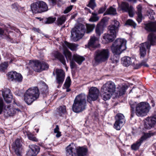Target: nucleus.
Listing matches in <instances>:
<instances>
[{
	"label": "nucleus",
	"instance_id": "1",
	"mask_svg": "<svg viewBox=\"0 0 156 156\" xmlns=\"http://www.w3.org/2000/svg\"><path fill=\"white\" fill-rule=\"evenodd\" d=\"M129 103L132 108L131 118L133 117L135 115V114L138 117H143L146 115L150 109L149 104L147 103L142 102L136 104V102H131Z\"/></svg>",
	"mask_w": 156,
	"mask_h": 156
},
{
	"label": "nucleus",
	"instance_id": "2",
	"mask_svg": "<svg viewBox=\"0 0 156 156\" xmlns=\"http://www.w3.org/2000/svg\"><path fill=\"white\" fill-rule=\"evenodd\" d=\"M120 26V23L118 21L116 20H112V24L108 27L109 33L105 34L103 36V39L107 42L113 41L116 37Z\"/></svg>",
	"mask_w": 156,
	"mask_h": 156
},
{
	"label": "nucleus",
	"instance_id": "3",
	"mask_svg": "<svg viewBox=\"0 0 156 156\" xmlns=\"http://www.w3.org/2000/svg\"><path fill=\"white\" fill-rule=\"evenodd\" d=\"M86 96L81 94L77 95L75 98L73 105V110L75 112L78 113L84 110L86 106Z\"/></svg>",
	"mask_w": 156,
	"mask_h": 156
},
{
	"label": "nucleus",
	"instance_id": "4",
	"mask_svg": "<svg viewBox=\"0 0 156 156\" xmlns=\"http://www.w3.org/2000/svg\"><path fill=\"white\" fill-rule=\"evenodd\" d=\"M115 83L112 81H108L104 84L101 88V96L104 101L110 99L115 90Z\"/></svg>",
	"mask_w": 156,
	"mask_h": 156
},
{
	"label": "nucleus",
	"instance_id": "5",
	"mask_svg": "<svg viewBox=\"0 0 156 156\" xmlns=\"http://www.w3.org/2000/svg\"><path fill=\"white\" fill-rule=\"evenodd\" d=\"M148 41L141 44L140 45V51L141 57H144L146 54L147 49L150 50L151 45L155 44L156 34L154 33H150L148 35Z\"/></svg>",
	"mask_w": 156,
	"mask_h": 156
},
{
	"label": "nucleus",
	"instance_id": "6",
	"mask_svg": "<svg viewBox=\"0 0 156 156\" xmlns=\"http://www.w3.org/2000/svg\"><path fill=\"white\" fill-rule=\"evenodd\" d=\"M126 41L124 39H117L112 44L111 48L115 55H120L122 52L126 49Z\"/></svg>",
	"mask_w": 156,
	"mask_h": 156
},
{
	"label": "nucleus",
	"instance_id": "7",
	"mask_svg": "<svg viewBox=\"0 0 156 156\" xmlns=\"http://www.w3.org/2000/svg\"><path fill=\"white\" fill-rule=\"evenodd\" d=\"M39 92L37 87L29 89L24 95V100L28 105H30L39 97Z\"/></svg>",
	"mask_w": 156,
	"mask_h": 156
},
{
	"label": "nucleus",
	"instance_id": "8",
	"mask_svg": "<svg viewBox=\"0 0 156 156\" xmlns=\"http://www.w3.org/2000/svg\"><path fill=\"white\" fill-rule=\"evenodd\" d=\"M32 11L33 13H41L48 10L47 4L42 1H38L32 4L30 6Z\"/></svg>",
	"mask_w": 156,
	"mask_h": 156
},
{
	"label": "nucleus",
	"instance_id": "9",
	"mask_svg": "<svg viewBox=\"0 0 156 156\" xmlns=\"http://www.w3.org/2000/svg\"><path fill=\"white\" fill-rule=\"evenodd\" d=\"M109 53L108 49L97 50L94 54V59L97 62L99 63L107 60L109 56Z\"/></svg>",
	"mask_w": 156,
	"mask_h": 156
},
{
	"label": "nucleus",
	"instance_id": "10",
	"mask_svg": "<svg viewBox=\"0 0 156 156\" xmlns=\"http://www.w3.org/2000/svg\"><path fill=\"white\" fill-rule=\"evenodd\" d=\"M86 32L84 27L82 25L77 26L72 30L71 32L72 37H75L79 39L81 38ZM73 40H75L73 38Z\"/></svg>",
	"mask_w": 156,
	"mask_h": 156
},
{
	"label": "nucleus",
	"instance_id": "11",
	"mask_svg": "<svg viewBox=\"0 0 156 156\" xmlns=\"http://www.w3.org/2000/svg\"><path fill=\"white\" fill-rule=\"evenodd\" d=\"M22 109V107L21 106L13 108L11 107L10 105H7L5 106L4 112L7 116H12L21 113Z\"/></svg>",
	"mask_w": 156,
	"mask_h": 156
},
{
	"label": "nucleus",
	"instance_id": "12",
	"mask_svg": "<svg viewBox=\"0 0 156 156\" xmlns=\"http://www.w3.org/2000/svg\"><path fill=\"white\" fill-rule=\"evenodd\" d=\"M99 90L96 87H92L89 90L87 96V101L90 102L91 101L96 100L99 95Z\"/></svg>",
	"mask_w": 156,
	"mask_h": 156
},
{
	"label": "nucleus",
	"instance_id": "13",
	"mask_svg": "<svg viewBox=\"0 0 156 156\" xmlns=\"http://www.w3.org/2000/svg\"><path fill=\"white\" fill-rule=\"evenodd\" d=\"M154 134V133H145L141 138L138 140L135 143L133 144L131 146L132 149L134 151H136L139 149L141 144L144 141L150 137Z\"/></svg>",
	"mask_w": 156,
	"mask_h": 156
},
{
	"label": "nucleus",
	"instance_id": "14",
	"mask_svg": "<svg viewBox=\"0 0 156 156\" xmlns=\"http://www.w3.org/2000/svg\"><path fill=\"white\" fill-rule=\"evenodd\" d=\"M124 116L121 113L117 114L115 117L116 121L114 125L115 129L119 130L125 122Z\"/></svg>",
	"mask_w": 156,
	"mask_h": 156
},
{
	"label": "nucleus",
	"instance_id": "15",
	"mask_svg": "<svg viewBox=\"0 0 156 156\" xmlns=\"http://www.w3.org/2000/svg\"><path fill=\"white\" fill-rule=\"evenodd\" d=\"M156 123V115H154L146 118L144 123V128L150 129L154 127Z\"/></svg>",
	"mask_w": 156,
	"mask_h": 156
},
{
	"label": "nucleus",
	"instance_id": "16",
	"mask_svg": "<svg viewBox=\"0 0 156 156\" xmlns=\"http://www.w3.org/2000/svg\"><path fill=\"white\" fill-rule=\"evenodd\" d=\"M2 96L5 101L7 103H10L12 100V95L10 90L5 88L2 91Z\"/></svg>",
	"mask_w": 156,
	"mask_h": 156
},
{
	"label": "nucleus",
	"instance_id": "17",
	"mask_svg": "<svg viewBox=\"0 0 156 156\" xmlns=\"http://www.w3.org/2000/svg\"><path fill=\"white\" fill-rule=\"evenodd\" d=\"M22 146L21 142L19 139H16L13 143L12 146L17 156H21Z\"/></svg>",
	"mask_w": 156,
	"mask_h": 156
},
{
	"label": "nucleus",
	"instance_id": "18",
	"mask_svg": "<svg viewBox=\"0 0 156 156\" xmlns=\"http://www.w3.org/2000/svg\"><path fill=\"white\" fill-rule=\"evenodd\" d=\"M56 73L57 83L59 84H62L65 79V73L63 70L59 69H56Z\"/></svg>",
	"mask_w": 156,
	"mask_h": 156
},
{
	"label": "nucleus",
	"instance_id": "19",
	"mask_svg": "<svg viewBox=\"0 0 156 156\" xmlns=\"http://www.w3.org/2000/svg\"><path fill=\"white\" fill-rule=\"evenodd\" d=\"M8 76L9 79L11 80H14L19 82H21L23 80V77L20 73H17L16 72H10L8 73Z\"/></svg>",
	"mask_w": 156,
	"mask_h": 156
},
{
	"label": "nucleus",
	"instance_id": "20",
	"mask_svg": "<svg viewBox=\"0 0 156 156\" xmlns=\"http://www.w3.org/2000/svg\"><path fill=\"white\" fill-rule=\"evenodd\" d=\"M30 149L27 153L28 156H35L39 151V147L38 146L35 145H32L29 146Z\"/></svg>",
	"mask_w": 156,
	"mask_h": 156
},
{
	"label": "nucleus",
	"instance_id": "21",
	"mask_svg": "<svg viewBox=\"0 0 156 156\" xmlns=\"http://www.w3.org/2000/svg\"><path fill=\"white\" fill-rule=\"evenodd\" d=\"M67 156H77L76 150L73 144H70L66 147Z\"/></svg>",
	"mask_w": 156,
	"mask_h": 156
},
{
	"label": "nucleus",
	"instance_id": "22",
	"mask_svg": "<svg viewBox=\"0 0 156 156\" xmlns=\"http://www.w3.org/2000/svg\"><path fill=\"white\" fill-rule=\"evenodd\" d=\"M144 28L149 32L156 31V22H150L144 24Z\"/></svg>",
	"mask_w": 156,
	"mask_h": 156
},
{
	"label": "nucleus",
	"instance_id": "23",
	"mask_svg": "<svg viewBox=\"0 0 156 156\" xmlns=\"http://www.w3.org/2000/svg\"><path fill=\"white\" fill-rule=\"evenodd\" d=\"M78 45L74 43H69L66 41L64 42L63 44V47L64 48H66L68 47L71 51H76L77 49Z\"/></svg>",
	"mask_w": 156,
	"mask_h": 156
},
{
	"label": "nucleus",
	"instance_id": "24",
	"mask_svg": "<svg viewBox=\"0 0 156 156\" xmlns=\"http://www.w3.org/2000/svg\"><path fill=\"white\" fill-rule=\"evenodd\" d=\"M87 151V149L86 148L80 147L76 150L77 156H85Z\"/></svg>",
	"mask_w": 156,
	"mask_h": 156
},
{
	"label": "nucleus",
	"instance_id": "25",
	"mask_svg": "<svg viewBox=\"0 0 156 156\" xmlns=\"http://www.w3.org/2000/svg\"><path fill=\"white\" fill-rule=\"evenodd\" d=\"M41 61L37 60L33 62V68L34 70L37 72L41 71Z\"/></svg>",
	"mask_w": 156,
	"mask_h": 156
},
{
	"label": "nucleus",
	"instance_id": "26",
	"mask_svg": "<svg viewBox=\"0 0 156 156\" xmlns=\"http://www.w3.org/2000/svg\"><path fill=\"white\" fill-rule=\"evenodd\" d=\"M54 57L59 60L64 65L66 64V61L64 56L58 51H56L54 54Z\"/></svg>",
	"mask_w": 156,
	"mask_h": 156
},
{
	"label": "nucleus",
	"instance_id": "27",
	"mask_svg": "<svg viewBox=\"0 0 156 156\" xmlns=\"http://www.w3.org/2000/svg\"><path fill=\"white\" fill-rule=\"evenodd\" d=\"M137 12L136 14L137 15V20L139 23H140L142 20V15L141 13L142 6L140 5H138L137 6Z\"/></svg>",
	"mask_w": 156,
	"mask_h": 156
},
{
	"label": "nucleus",
	"instance_id": "28",
	"mask_svg": "<svg viewBox=\"0 0 156 156\" xmlns=\"http://www.w3.org/2000/svg\"><path fill=\"white\" fill-rule=\"evenodd\" d=\"M57 114L62 116L66 112V107L65 105L60 106L57 109Z\"/></svg>",
	"mask_w": 156,
	"mask_h": 156
},
{
	"label": "nucleus",
	"instance_id": "29",
	"mask_svg": "<svg viewBox=\"0 0 156 156\" xmlns=\"http://www.w3.org/2000/svg\"><path fill=\"white\" fill-rule=\"evenodd\" d=\"M122 62L124 66H128L132 63L131 58L129 57H124L122 58Z\"/></svg>",
	"mask_w": 156,
	"mask_h": 156
},
{
	"label": "nucleus",
	"instance_id": "30",
	"mask_svg": "<svg viewBox=\"0 0 156 156\" xmlns=\"http://www.w3.org/2000/svg\"><path fill=\"white\" fill-rule=\"evenodd\" d=\"M73 59L80 65L85 60V58L83 56L78 55H74L73 56Z\"/></svg>",
	"mask_w": 156,
	"mask_h": 156
},
{
	"label": "nucleus",
	"instance_id": "31",
	"mask_svg": "<svg viewBox=\"0 0 156 156\" xmlns=\"http://www.w3.org/2000/svg\"><path fill=\"white\" fill-rule=\"evenodd\" d=\"M98 38L94 36L91 37L88 44L89 48L96 47L95 43L96 41H98Z\"/></svg>",
	"mask_w": 156,
	"mask_h": 156
},
{
	"label": "nucleus",
	"instance_id": "32",
	"mask_svg": "<svg viewBox=\"0 0 156 156\" xmlns=\"http://www.w3.org/2000/svg\"><path fill=\"white\" fill-rule=\"evenodd\" d=\"M122 10L124 12H127L128 10L130 9V6L129 4L126 2H122L120 5H119Z\"/></svg>",
	"mask_w": 156,
	"mask_h": 156
},
{
	"label": "nucleus",
	"instance_id": "33",
	"mask_svg": "<svg viewBox=\"0 0 156 156\" xmlns=\"http://www.w3.org/2000/svg\"><path fill=\"white\" fill-rule=\"evenodd\" d=\"M66 20V16L64 15L58 17L56 21V24L59 26L63 24Z\"/></svg>",
	"mask_w": 156,
	"mask_h": 156
},
{
	"label": "nucleus",
	"instance_id": "34",
	"mask_svg": "<svg viewBox=\"0 0 156 156\" xmlns=\"http://www.w3.org/2000/svg\"><path fill=\"white\" fill-rule=\"evenodd\" d=\"M0 37L6 39L8 40H9L11 39L8 34L5 33L4 30L1 27H0Z\"/></svg>",
	"mask_w": 156,
	"mask_h": 156
},
{
	"label": "nucleus",
	"instance_id": "35",
	"mask_svg": "<svg viewBox=\"0 0 156 156\" xmlns=\"http://www.w3.org/2000/svg\"><path fill=\"white\" fill-rule=\"evenodd\" d=\"M116 14L117 12L116 9L111 6L107 9L106 11L104 13V15L109 14L114 15Z\"/></svg>",
	"mask_w": 156,
	"mask_h": 156
},
{
	"label": "nucleus",
	"instance_id": "36",
	"mask_svg": "<svg viewBox=\"0 0 156 156\" xmlns=\"http://www.w3.org/2000/svg\"><path fill=\"white\" fill-rule=\"evenodd\" d=\"M127 88V86L125 85L119 86L117 87V89H118L117 91L119 93V95L121 96L124 94Z\"/></svg>",
	"mask_w": 156,
	"mask_h": 156
},
{
	"label": "nucleus",
	"instance_id": "37",
	"mask_svg": "<svg viewBox=\"0 0 156 156\" xmlns=\"http://www.w3.org/2000/svg\"><path fill=\"white\" fill-rule=\"evenodd\" d=\"M95 25L94 24H86V33L87 34H88L92 31L95 27Z\"/></svg>",
	"mask_w": 156,
	"mask_h": 156
},
{
	"label": "nucleus",
	"instance_id": "38",
	"mask_svg": "<svg viewBox=\"0 0 156 156\" xmlns=\"http://www.w3.org/2000/svg\"><path fill=\"white\" fill-rule=\"evenodd\" d=\"M92 14L93 16L89 20V21L94 22L97 21L99 20V17L97 16V13L92 12Z\"/></svg>",
	"mask_w": 156,
	"mask_h": 156
},
{
	"label": "nucleus",
	"instance_id": "39",
	"mask_svg": "<svg viewBox=\"0 0 156 156\" xmlns=\"http://www.w3.org/2000/svg\"><path fill=\"white\" fill-rule=\"evenodd\" d=\"M8 66V62H4L0 65V71H4Z\"/></svg>",
	"mask_w": 156,
	"mask_h": 156
},
{
	"label": "nucleus",
	"instance_id": "40",
	"mask_svg": "<svg viewBox=\"0 0 156 156\" xmlns=\"http://www.w3.org/2000/svg\"><path fill=\"white\" fill-rule=\"evenodd\" d=\"M125 25L132 26L134 28H135L136 26V23L133 20L130 19L126 21Z\"/></svg>",
	"mask_w": 156,
	"mask_h": 156
},
{
	"label": "nucleus",
	"instance_id": "41",
	"mask_svg": "<svg viewBox=\"0 0 156 156\" xmlns=\"http://www.w3.org/2000/svg\"><path fill=\"white\" fill-rule=\"evenodd\" d=\"M41 62V71L43 70L48 69V65L45 62L43 61Z\"/></svg>",
	"mask_w": 156,
	"mask_h": 156
},
{
	"label": "nucleus",
	"instance_id": "42",
	"mask_svg": "<svg viewBox=\"0 0 156 156\" xmlns=\"http://www.w3.org/2000/svg\"><path fill=\"white\" fill-rule=\"evenodd\" d=\"M87 6L90 7L92 9H93L94 7L96 6L95 0H90L89 4L87 5Z\"/></svg>",
	"mask_w": 156,
	"mask_h": 156
},
{
	"label": "nucleus",
	"instance_id": "43",
	"mask_svg": "<svg viewBox=\"0 0 156 156\" xmlns=\"http://www.w3.org/2000/svg\"><path fill=\"white\" fill-rule=\"evenodd\" d=\"M64 54L67 58L70 60H71L72 54L71 52L68 50H66L64 52Z\"/></svg>",
	"mask_w": 156,
	"mask_h": 156
},
{
	"label": "nucleus",
	"instance_id": "44",
	"mask_svg": "<svg viewBox=\"0 0 156 156\" xmlns=\"http://www.w3.org/2000/svg\"><path fill=\"white\" fill-rule=\"evenodd\" d=\"M54 132L57 133L56 135L57 137H59L61 136V132L59 131V127L58 125H56V127L54 129Z\"/></svg>",
	"mask_w": 156,
	"mask_h": 156
},
{
	"label": "nucleus",
	"instance_id": "45",
	"mask_svg": "<svg viewBox=\"0 0 156 156\" xmlns=\"http://www.w3.org/2000/svg\"><path fill=\"white\" fill-rule=\"evenodd\" d=\"M71 80L69 76H68L66 79L65 83L64 84L65 87H69L71 85Z\"/></svg>",
	"mask_w": 156,
	"mask_h": 156
},
{
	"label": "nucleus",
	"instance_id": "46",
	"mask_svg": "<svg viewBox=\"0 0 156 156\" xmlns=\"http://www.w3.org/2000/svg\"><path fill=\"white\" fill-rule=\"evenodd\" d=\"M27 136L30 140L34 141H37V139L32 134L30 133H28Z\"/></svg>",
	"mask_w": 156,
	"mask_h": 156
},
{
	"label": "nucleus",
	"instance_id": "47",
	"mask_svg": "<svg viewBox=\"0 0 156 156\" xmlns=\"http://www.w3.org/2000/svg\"><path fill=\"white\" fill-rule=\"evenodd\" d=\"M101 27L100 25H98L95 29V32L97 36H100L101 32Z\"/></svg>",
	"mask_w": 156,
	"mask_h": 156
},
{
	"label": "nucleus",
	"instance_id": "48",
	"mask_svg": "<svg viewBox=\"0 0 156 156\" xmlns=\"http://www.w3.org/2000/svg\"><path fill=\"white\" fill-rule=\"evenodd\" d=\"M4 105V102L2 98H0V114L2 113Z\"/></svg>",
	"mask_w": 156,
	"mask_h": 156
},
{
	"label": "nucleus",
	"instance_id": "49",
	"mask_svg": "<svg viewBox=\"0 0 156 156\" xmlns=\"http://www.w3.org/2000/svg\"><path fill=\"white\" fill-rule=\"evenodd\" d=\"M11 8L17 11L19 9L20 6L17 3H14L11 5Z\"/></svg>",
	"mask_w": 156,
	"mask_h": 156
},
{
	"label": "nucleus",
	"instance_id": "50",
	"mask_svg": "<svg viewBox=\"0 0 156 156\" xmlns=\"http://www.w3.org/2000/svg\"><path fill=\"white\" fill-rule=\"evenodd\" d=\"M129 16L130 17H133V8L132 6H130V9L128 10Z\"/></svg>",
	"mask_w": 156,
	"mask_h": 156
},
{
	"label": "nucleus",
	"instance_id": "51",
	"mask_svg": "<svg viewBox=\"0 0 156 156\" xmlns=\"http://www.w3.org/2000/svg\"><path fill=\"white\" fill-rule=\"evenodd\" d=\"M56 20L55 17H49L47 21V23H53Z\"/></svg>",
	"mask_w": 156,
	"mask_h": 156
},
{
	"label": "nucleus",
	"instance_id": "52",
	"mask_svg": "<svg viewBox=\"0 0 156 156\" xmlns=\"http://www.w3.org/2000/svg\"><path fill=\"white\" fill-rule=\"evenodd\" d=\"M147 61V59H145L142 60L140 63L141 66H143L144 67H148L149 65L146 63Z\"/></svg>",
	"mask_w": 156,
	"mask_h": 156
},
{
	"label": "nucleus",
	"instance_id": "53",
	"mask_svg": "<svg viewBox=\"0 0 156 156\" xmlns=\"http://www.w3.org/2000/svg\"><path fill=\"white\" fill-rule=\"evenodd\" d=\"M70 66L71 69H73L76 67V64L75 62L73 60H70Z\"/></svg>",
	"mask_w": 156,
	"mask_h": 156
},
{
	"label": "nucleus",
	"instance_id": "54",
	"mask_svg": "<svg viewBox=\"0 0 156 156\" xmlns=\"http://www.w3.org/2000/svg\"><path fill=\"white\" fill-rule=\"evenodd\" d=\"M73 7V6L70 5L69 7H68L66 10L64 11V12L65 13H66L69 12L72 9Z\"/></svg>",
	"mask_w": 156,
	"mask_h": 156
},
{
	"label": "nucleus",
	"instance_id": "55",
	"mask_svg": "<svg viewBox=\"0 0 156 156\" xmlns=\"http://www.w3.org/2000/svg\"><path fill=\"white\" fill-rule=\"evenodd\" d=\"M150 12H149L148 13H149L150 16H149V18L151 20H153L154 19V17L153 16V11H150Z\"/></svg>",
	"mask_w": 156,
	"mask_h": 156
},
{
	"label": "nucleus",
	"instance_id": "56",
	"mask_svg": "<svg viewBox=\"0 0 156 156\" xmlns=\"http://www.w3.org/2000/svg\"><path fill=\"white\" fill-rule=\"evenodd\" d=\"M141 66L140 63L136 64L135 65H134L133 67L134 69H137L140 68Z\"/></svg>",
	"mask_w": 156,
	"mask_h": 156
},
{
	"label": "nucleus",
	"instance_id": "57",
	"mask_svg": "<svg viewBox=\"0 0 156 156\" xmlns=\"http://www.w3.org/2000/svg\"><path fill=\"white\" fill-rule=\"evenodd\" d=\"M5 28H10V29L12 30H15V28L14 27H11L9 23L7 24V26L4 25Z\"/></svg>",
	"mask_w": 156,
	"mask_h": 156
},
{
	"label": "nucleus",
	"instance_id": "58",
	"mask_svg": "<svg viewBox=\"0 0 156 156\" xmlns=\"http://www.w3.org/2000/svg\"><path fill=\"white\" fill-rule=\"evenodd\" d=\"M105 10V8H101L98 11V13L99 14L102 13H103Z\"/></svg>",
	"mask_w": 156,
	"mask_h": 156
},
{
	"label": "nucleus",
	"instance_id": "59",
	"mask_svg": "<svg viewBox=\"0 0 156 156\" xmlns=\"http://www.w3.org/2000/svg\"><path fill=\"white\" fill-rule=\"evenodd\" d=\"M50 3L53 5L56 4V0H48Z\"/></svg>",
	"mask_w": 156,
	"mask_h": 156
},
{
	"label": "nucleus",
	"instance_id": "60",
	"mask_svg": "<svg viewBox=\"0 0 156 156\" xmlns=\"http://www.w3.org/2000/svg\"><path fill=\"white\" fill-rule=\"evenodd\" d=\"M33 30L36 32H37L38 33L39 32V31L40 30H39L38 28H37L35 27H33L32 29Z\"/></svg>",
	"mask_w": 156,
	"mask_h": 156
},
{
	"label": "nucleus",
	"instance_id": "61",
	"mask_svg": "<svg viewBox=\"0 0 156 156\" xmlns=\"http://www.w3.org/2000/svg\"><path fill=\"white\" fill-rule=\"evenodd\" d=\"M84 9L86 11L88 12L89 13H91V11H90V9L86 7Z\"/></svg>",
	"mask_w": 156,
	"mask_h": 156
},
{
	"label": "nucleus",
	"instance_id": "62",
	"mask_svg": "<svg viewBox=\"0 0 156 156\" xmlns=\"http://www.w3.org/2000/svg\"><path fill=\"white\" fill-rule=\"evenodd\" d=\"M65 88H66V91L67 92H69V91H70L71 90L70 88H69V87H65Z\"/></svg>",
	"mask_w": 156,
	"mask_h": 156
},
{
	"label": "nucleus",
	"instance_id": "63",
	"mask_svg": "<svg viewBox=\"0 0 156 156\" xmlns=\"http://www.w3.org/2000/svg\"><path fill=\"white\" fill-rule=\"evenodd\" d=\"M151 103L152 104V106H153V107H154V106L155 105V102H154V101H153V100H151Z\"/></svg>",
	"mask_w": 156,
	"mask_h": 156
},
{
	"label": "nucleus",
	"instance_id": "64",
	"mask_svg": "<svg viewBox=\"0 0 156 156\" xmlns=\"http://www.w3.org/2000/svg\"><path fill=\"white\" fill-rule=\"evenodd\" d=\"M76 0H71V2H75L76 1Z\"/></svg>",
	"mask_w": 156,
	"mask_h": 156
}]
</instances>
